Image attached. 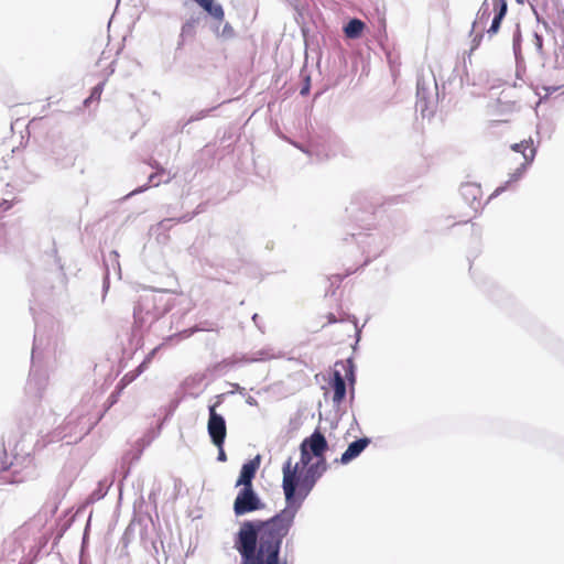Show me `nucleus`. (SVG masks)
<instances>
[{"instance_id":"f257e3e1","label":"nucleus","mask_w":564,"mask_h":564,"mask_svg":"<svg viewBox=\"0 0 564 564\" xmlns=\"http://www.w3.org/2000/svg\"><path fill=\"white\" fill-rule=\"evenodd\" d=\"M293 520L294 511L284 509L265 522H245L236 542L242 564H286L279 561V554Z\"/></svg>"},{"instance_id":"f03ea898","label":"nucleus","mask_w":564,"mask_h":564,"mask_svg":"<svg viewBox=\"0 0 564 564\" xmlns=\"http://www.w3.org/2000/svg\"><path fill=\"white\" fill-rule=\"evenodd\" d=\"M327 468L328 464L324 460L312 463L301 456L299 462L293 463L292 458H288L282 467V488L286 501H294L296 495L304 499Z\"/></svg>"},{"instance_id":"7ed1b4c3","label":"nucleus","mask_w":564,"mask_h":564,"mask_svg":"<svg viewBox=\"0 0 564 564\" xmlns=\"http://www.w3.org/2000/svg\"><path fill=\"white\" fill-rule=\"evenodd\" d=\"M346 380H349L351 383L355 381L354 369L350 360L335 364L330 389L333 391L332 400L336 405H340L345 400Z\"/></svg>"},{"instance_id":"20e7f679","label":"nucleus","mask_w":564,"mask_h":564,"mask_svg":"<svg viewBox=\"0 0 564 564\" xmlns=\"http://www.w3.org/2000/svg\"><path fill=\"white\" fill-rule=\"evenodd\" d=\"M327 448L328 443L325 436L318 430H315L310 437L304 438L300 445L301 456L304 459H308L311 462L313 456L316 457V462H326L324 454Z\"/></svg>"},{"instance_id":"39448f33","label":"nucleus","mask_w":564,"mask_h":564,"mask_svg":"<svg viewBox=\"0 0 564 564\" xmlns=\"http://www.w3.org/2000/svg\"><path fill=\"white\" fill-rule=\"evenodd\" d=\"M535 149L532 141H521L511 147L510 153L507 159L518 164L517 171L525 169L534 159Z\"/></svg>"},{"instance_id":"423d86ee","label":"nucleus","mask_w":564,"mask_h":564,"mask_svg":"<svg viewBox=\"0 0 564 564\" xmlns=\"http://www.w3.org/2000/svg\"><path fill=\"white\" fill-rule=\"evenodd\" d=\"M216 405L217 404L209 406L207 430L212 442L217 447H223L227 434L226 422L224 417L216 412Z\"/></svg>"},{"instance_id":"0eeeda50","label":"nucleus","mask_w":564,"mask_h":564,"mask_svg":"<svg viewBox=\"0 0 564 564\" xmlns=\"http://www.w3.org/2000/svg\"><path fill=\"white\" fill-rule=\"evenodd\" d=\"M261 502L252 488H242L234 502V511L237 516H242L260 509Z\"/></svg>"},{"instance_id":"6e6552de","label":"nucleus","mask_w":564,"mask_h":564,"mask_svg":"<svg viewBox=\"0 0 564 564\" xmlns=\"http://www.w3.org/2000/svg\"><path fill=\"white\" fill-rule=\"evenodd\" d=\"M370 440L367 437L358 438L348 445V448L341 454L339 462L344 465L358 457L362 451L369 445Z\"/></svg>"},{"instance_id":"1a4fd4ad","label":"nucleus","mask_w":564,"mask_h":564,"mask_svg":"<svg viewBox=\"0 0 564 564\" xmlns=\"http://www.w3.org/2000/svg\"><path fill=\"white\" fill-rule=\"evenodd\" d=\"M259 468V459L256 458L242 465L239 479L236 486H243V488H252V479Z\"/></svg>"},{"instance_id":"9d476101","label":"nucleus","mask_w":564,"mask_h":564,"mask_svg":"<svg viewBox=\"0 0 564 564\" xmlns=\"http://www.w3.org/2000/svg\"><path fill=\"white\" fill-rule=\"evenodd\" d=\"M492 6L495 10V18L491 22L490 28L487 30V33L492 36L498 33L500 29V24L502 19L505 18L508 6L506 0H492Z\"/></svg>"},{"instance_id":"9b49d317","label":"nucleus","mask_w":564,"mask_h":564,"mask_svg":"<svg viewBox=\"0 0 564 564\" xmlns=\"http://www.w3.org/2000/svg\"><path fill=\"white\" fill-rule=\"evenodd\" d=\"M460 193L466 200L470 202L474 208L480 205L481 189L478 185L473 183L464 184L460 188Z\"/></svg>"},{"instance_id":"f8f14e48","label":"nucleus","mask_w":564,"mask_h":564,"mask_svg":"<svg viewBox=\"0 0 564 564\" xmlns=\"http://www.w3.org/2000/svg\"><path fill=\"white\" fill-rule=\"evenodd\" d=\"M364 29H365V23L361 20L352 19L344 28V32L348 39H358V37H360Z\"/></svg>"},{"instance_id":"ddd939ff","label":"nucleus","mask_w":564,"mask_h":564,"mask_svg":"<svg viewBox=\"0 0 564 564\" xmlns=\"http://www.w3.org/2000/svg\"><path fill=\"white\" fill-rule=\"evenodd\" d=\"M489 18H490L489 7L486 3H484L478 11L477 21L474 23V26H476L478 23L485 24Z\"/></svg>"},{"instance_id":"4468645a","label":"nucleus","mask_w":564,"mask_h":564,"mask_svg":"<svg viewBox=\"0 0 564 564\" xmlns=\"http://www.w3.org/2000/svg\"><path fill=\"white\" fill-rule=\"evenodd\" d=\"M105 83H100L97 86H95L91 90L90 96L85 100V104H88L90 101H99L102 90H104Z\"/></svg>"},{"instance_id":"2eb2a0df","label":"nucleus","mask_w":564,"mask_h":564,"mask_svg":"<svg viewBox=\"0 0 564 564\" xmlns=\"http://www.w3.org/2000/svg\"><path fill=\"white\" fill-rule=\"evenodd\" d=\"M9 468L10 464L7 462V459L0 460V474L7 471Z\"/></svg>"},{"instance_id":"dca6fc26","label":"nucleus","mask_w":564,"mask_h":564,"mask_svg":"<svg viewBox=\"0 0 564 564\" xmlns=\"http://www.w3.org/2000/svg\"><path fill=\"white\" fill-rule=\"evenodd\" d=\"M218 448H219L218 459L223 460V462L226 460V454H225L223 447H218Z\"/></svg>"},{"instance_id":"f3484780","label":"nucleus","mask_w":564,"mask_h":564,"mask_svg":"<svg viewBox=\"0 0 564 564\" xmlns=\"http://www.w3.org/2000/svg\"><path fill=\"white\" fill-rule=\"evenodd\" d=\"M0 207L4 210L9 209L11 207V205L7 202V200H3L2 204H0Z\"/></svg>"},{"instance_id":"a211bd4d","label":"nucleus","mask_w":564,"mask_h":564,"mask_svg":"<svg viewBox=\"0 0 564 564\" xmlns=\"http://www.w3.org/2000/svg\"><path fill=\"white\" fill-rule=\"evenodd\" d=\"M329 322H336V318L333 314L329 315Z\"/></svg>"},{"instance_id":"6ab92c4d","label":"nucleus","mask_w":564,"mask_h":564,"mask_svg":"<svg viewBox=\"0 0 564 564\" xmlns=\"http://www.w3.org/2000/svg\"><path fill=\"white\" fill-rule=\"evenodd\" d=\"M307 91H308V87H304L301 93L306 94Z\"/></svg>"},{"instance_id":"aec40b11","label":"nucleus","mask_w":564,"mask_h":564,"mask_svg":"<svg viewBox=\"0 0 564 564\" xmlns=\"http://www.w3.org/2000/svg\"><path fill=\"white\" fill-rule=\"evenodd\" d=\"M516 1H517L518 3H521V4L524 2V0H516Z\"/></svg>"},{"instance_id":"412c9836","label":"nucleus","mask_w":564,"mask_h":564,"mask_svg":"<svg viewBox=\"0 0 564 564\" xmlns=\"http://www.w3.org/2000/svg\"><path fill=\"white\" fill-rule=\"evenodd\" d=\"M230 26L229 25H225V30L226 31H229Z\"/></svg>"},{"instance_id":"4be33fe9","label":"nucleus","mask_w":564,"mask_h":564,"mask_svg":"<svg viewBox=\"0 0 564 564\" xmlns=\"http://www.w3.org/2000/svg\"><path fill=\"white\" fill-rule=\"evenodd\" d=\"M230 26L229 25H225V30L226 31H229Z\"/></svg>"}]
</instances>
